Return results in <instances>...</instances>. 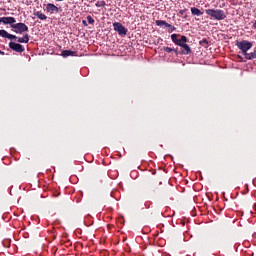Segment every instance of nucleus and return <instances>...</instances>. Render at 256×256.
Segmentation results:
<instances>
[{
	"instance_id": "obj_1",
	"label": "nucleus",
	"mask_w": 256,
	"mask_h": 256,
	"mask_svg": "<svg viewBox=\"0 0 256 256\" xmlns=\"http://www.w3.org/2000/svg\"><path fill=\"white\" fill-rule=\"evenodd\" d=\"M171 40L174 45L181 47V52H179V55H189L191 54V48L188 44V38H186L185 35H180V34H172L171 35Z\"/></svg>"
},
{
	"instance_id": "obj_2",
	"label": "nucleus",
	"mask_w": 256,
	"mask_h": 256,
	"mask_svg": "<svg viewBox=\"0 0 256 256\" xmlns=\"http://www.w3.org/2000/svg\"><path fill=\"white\" fill-rule=\"evenodd\" d=\"M0 37L7 38L8 40H16L20 44H28L30 40L29 34H23V37H18L8 33L6 30H0Z\"/></svg>"
},
{
	"instance_id": "obj_3",
	"label": "nucleus",
	"mask_w": 256,
	"mask_h": 256,
	"mask_svg": "<svg viewBox=\"0 0 256 256\" xmlns=\"http://www.w3.org/2000/svg\"><path fill=\"white\" fill-rule=\"evenodd\" d=\"M205 13L208 15V17L217 20V21H222L226 19V13L224 10L221 9H207L205 10Z\"/></svg>"
},
{
	"instance_id": "obj_4",
	"label": "nucleus",
	"mask_w": 256,
	"mask_h": 256,
	"mask_svg": "<svg viewBox=\"0 0 256 256\" xmlns=\"http://www.w3.org/2000/svg\"><path fill=\"white\" fill-rule=\"evenodd\" d=\"M11 29L16 34H23L29 32V26H27L24 22H18L16 24H11Z\"/></svg>"
},
{
	"instance_id": "obj_5",
	"label": "nucleus",
	"mask_w": 256,
	"mask_h": 256,
	"mask_svg": "<svg viewBox=\"0 0 256 256\" xmlns=\"http://www.w3.org/2000/svg\"><path fill=\"white\" fill-rule=\"evenodd\" d=\"M236 47H238L242 54H245L251 49V47H253V44L246 40L236 41Z\"/></svg>"
},
{
	"instance_id": "obj_6",
	"label": "nucleus",
	"mask_w": 256,
	"mask_h": 256,
	"mask_svg": "<svg viewBox=\"0 0 256 256\" xmlns=\"http://www.w3.org/2000/svg\"><path fill=\"white\" fill-rule=\"evenodd\" d=\"M112 27L114 28V31L118 33L119 36H125L128 33V29H126L125 26L120 22L112 23Z\"/></svg>"
},
{
	"instance_id": "obj_7",
	"label": "nucleus",
	"mask_w": 256,
	"mask_h": 256,
	"mask_svg": "<svg viewBox=\"0 0 256 256\" xmlns=\"http://www.w3.org/2000/svg\"><path fill=\"white\" fill-rule=\"evenodd\" d=\"M8 47H10L11 51H15L18 54H22L23 52H25V47H23L22 44L10 42L8 44Z\"/></svg>"
},
{
	"instance_id": "obj_8",
	"label": "nucleus",
	"mask_w": 256,
	"mask_h": 256,
	"mask_svg": "<svg viewBox=\"0 0 256 256\" xmlns=\"http://www.w3.org/2000/svg\"><path fill=\"white\" fill-rule=\"evenodd\" d=\"M3 23L5 25H15L17 23V20L14 17H1L0 18V24Z\"/></svg>"
},
{
	"instance_id": "obj_9",
	"label": "nucleus",
	"mask_w": 256,
	"mask_h": 256,
	"mask_svg": "<svg viewBox=\"0 0 256 256\" xmlns=\"http://www.w3.org/2000/svg\"><path fill=\"white\" fill-rule=\"evenodd\" d=\"M46 12L51 13V14L58 13L59 8L56 5H54L53 3H48V4H46Z\"/></svg>"
},
{
	"instance_id": "obj_10",
	"label": "nucleus",
	"mask_w": 256,
	"mask_h": 256,
	"mask_svg": "<svg viewBox=\"0 0 256 256\" xmlns=\"http://www.w3.org/2000/svg\"><path fill=\"white\" fill-rule=\"evenodd\" d=\"M61 57H63V58L77 57V51L63 50V51H61Z\"/></svg>"
},
{
	"instance_id": "obj_11",
	"label": "nucleus",
	"mask_w": 256,
	"mask_h": 256,
	"mask_svg": "<svg viewBox=\"0 0 256 256\" xmlns=\"http://www.w3.org/2000/svg\"><path fill=\"white\" fill-rule=\"evenodd\" d=\"M191 15L196 16V17H201L203 15V12L200 11L197 7H191L190 8Z\"/></svg>"
},
{
	"instance_id": "obj_12",
	"label": "nucleus",
	"mask_w": 256,
	"mask_h": 256,
	"mask_svg": "<svg viewBox=\"0 0 256 256\" xmlns=\"http://www.w3.org/2000/svg\"><path fill=\"white\" fill-rule=\"evenodd\" d=\"M244 58H246L247 60H253L256 59V52H251V53H243Z\"/></svg>"
},
{
	"instance_id": "obj_13",
	"label": "nucleus",
	"mask_w": 256,
	"mask_h": 256,
	"mask_svg": "<svg viewBox=\"0 0 256 256\" xmlns=\"http://www.w3.org/2000/svg\"><path fill=\"white\" fill-rule=\"evenodd\" d=\"M155 25L159 26V27H168V26H172L171 24L167 23L164 20H157L155 21Z\"/></svg>"
},
{
	"instance_id": "obj_14",
	"label": "nucleus",
	"mask_w": 256,
	"mask_h": 256,
	"mask_svg": "<svg viewBox=\"0 0 256 256\" xmlns=\"http://www.w3.org/2000/svg\"><path fill=\"white\" fill-rule=\"evenodd\" d=\"M34 16L37 17V19L42 21H45L47 19V16L45 14H42L41 11L35 12Z\"/></svg>"
},
{
	"instance_id": "obj_15",
	"label": "nucleus",
	"mask_w": 256,
	"mask_h": 256,
	"mask_svg": "<svg viewBox=\"0 0 256 256\" xmlns=\"http://www.w3.org/2000/svg\"><path fill=\"white\" fill-rule=\"evenodd\" d=\"M162 50L164 52H167V53L174 52V53H176V55H178V49H174V48H170V47H164Z\"/></svg>"
},
{
	"instance_id": "obj_16",
	"label": "nucleus",
	"mask_w": 256,
	"mask_h": 256,
	"mask_svg": "<svg viewBox=\"0 0 256 256\" xmlns=\"http://www.w3.org/2000/svg\"><path fill=\"white\" fill-rule=\"evenodd\" d=\"M167 28V33H173L174 31H176V27H174L173 25H168L166 26Z\"/></svg>"
},
{
	"instance_id": "obj_17",
	"label": "nucleus",
	"mask_w": 256,
	"mask_h": 256,
	"mask_svg": "<svg viewBox=\"0 0 256 256\" xmlns=\"http://www.w3.org/2000/svg\"><path fill=\"white\" fill-rule=\"evenodd\" d=\"M105 6H106L105 1H97V3H95V7H105Z\"/></svg>"
},
{
	"instance_id": "obj_18",
	"label": "nucleus",
	"mask_w": 256,
	"mask_h": 256,
	"mask_svg": "<svg viewBox=\"0 0 256 256\" xmlns=\"http://www.w3.org/2000/svg\"><path fill=\"white\" fill-rule=\"evenodd\" d=\"M200 45L207 48V46L209 45V41L207 39H202V41H200Z\"/></svg>"
},
{
	"instance_id": "obj_19",
	"label": "nucleus",
	"mask_w": 256,
	"mask_h": 256,
	"mask_svg": "<svg viewBox=\"0 0 256 256\" xmlns=\"http://www.w3.org/2000/svg\"><path fill=\"white\" fill-rule=\"evenodd\" d=\"M87 21H88V24L90 25H93L95 23V20L94 18H92V16H87Z\"/></svg>"
},
{
	"instance_id": "obj_20",
	"label": "nucleus",
	"mask_w": 256,
	"mask_h": 256,
	"mask_svg": "<svg viewBox=\"0 0 256 256\" xmlns=\"http://www.w3.org/2000/svg\"><path fill=\"white\" fill-rule=\"evenodd\" d=\"M186 10H180L179 15H185Z\"/></svg>"
},
{
	"instance_id": "obj_21",
	"label": "nucleus",
	"mask_w": 256,
	"mask_h": 256,
	"mask_svg": "<svg viewBox=\"0 0 256 256\" xmlns=\"http://www.w3.org/2000/svg\"><path fill=\"white\" fill-rule=\"evenodd\" d=\"M253 29H256V21H255V23L253 24Z\"/></svg>"
},
{
	"instance_id": "obj_22",
	"label": "nucleus",
	"mask_w": 256,
	"mask_h": 256,
	"mask_svg": "<svg viewBox=\"0 0 256 256\" xmlns=\"http://www.w3.org/2000/svg\"><path fill=\"white\" fill-rule=\"evenodd\" d=\"M56 2H63V1H65V0H55Z\"/></svg>"
},
{
	"instance_id": "obj_23",
	"label": "nucleus",
	"mask_w": 256,
	"mask_h": 256,
	"mask_svg": "<svg viewBox=\"0 0 256 256\" xmlns=\"http://www.w3.org/2000/svg\"><path fill=\"white\" fill-rule=\"evenodd\" d=\"M83 25L87 26V22H86V21H83Z\"/></svg>"
}]
</instances>
